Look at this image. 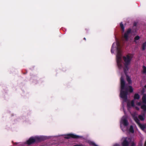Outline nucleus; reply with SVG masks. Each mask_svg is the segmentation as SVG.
<instances>
[{"mask_svg": "<svg viewBox=\"0 0 146 146\" xmlns=\"http://www.w3.org/2000/svg\"><path fill=\"white\" fill-rule=\"evenodd\" d=\"M127 107L129 110L131 108L134 107V100L128 101L127 103Z\"/></svg>", "mask_w": 146, "mask_h": 146, "instance_id": "obj_9", "label": "nucleus"}, {"mask_svg": "<svg viewBox=\"0 0 146 146\" xmlns=\"http://www.w3.org/2000/svg\"><path fill=\"white\" fill-rule=\"evenodd\" d=\"M84 39H85H85H86L85 38H84Z\"/></svg>", "mask_w": 146, "mask_h": 146, "instance_id": "obj_27", "label": "nucleus"}, {"mask_svg": "<svg viewBox=\"0 0 146 146\" xmlns=\"http://www.w3.org/2000/svg\"><path fill=\"white\" fill-rule=\"evenodd\" d=\"M120 124L121 128L123 131H127L130 133H133L134 131L132 126H131L129 129H127L129 123L127 116L125 115L122 117L120 120Z\"/></svg>", "mask_w": 146, "mask_h": 146, "instance_id": "obj_3", "label": "nucleus"}, {"mask_svg": "<svg viewBox=\"0 0 146 146\" xmlns=\"http://www.w3.org/2000/svg\"><path fill=\"white\" fill-rule=\"evenodd\" d=\"M144 146H146V141H145V143Z\"/></svg>", "mask_w": 146, "mask_h": 146, "instance_id": "obj_24", "label": "nucleus"}, {"mask_svg": "<svg viewBox=\"0 0 146 146\" xmlns=\"http://www.w3.org/2000/svg\"><path fill=\"white\" fill-rule=\"evenodd\" d=\"M132 115L134 120L137 123L139 127L142 130L146 133V124L145 125L139 123V121L137 118V115L136 113H134V114H132Z\"/></svg>", "mask_w": 146, "mask_h": 146, "instance_id": "obj_6", "label": "nucleus"}, {"mask_svg": "<svg viewBox=\"0 0 146 146\" xmlns=\"http://www.w3.org/2000/svg\"><path fill=\"white\" fill-rule=\"evenodd\" d=\"M22 144H23V143H21L20 144V145H22Z\"/></svg>", "mask_w": 146, "mask_h": 146, "instance_id": "obj_25", "label": "nucleus"}, {"mask_svg": "<svg viewBox=\"0 0 146 146\" xmlns=\"http://www.w3.org/2000/svg\"><path fill=\"white\" fill-rule=\"evenodd\" d=\"M46 139V138L43 136L32 137L26 141L25 143L29 145L35 142H38Z\"/></svg>", "mask_w": 146, "mask_h": 146, "instance_id": "obj_4", "label": "nucleus"}, {"mask_svg": "<svg viewBox=\"0 0 146 146\" xmlns=\"http://www.w3.org/2000/svg\"><path fill=\"white\" fill-rule=\"evenodd\" d=\"M146 47V42L144 43L142 45V48L143 50L145 49Z\"/></svg>", "mask_w": 146, "mask_h": 146, "instance_id": "obj_16", "label": "nucleus"}, {"mask_svg": "<svg viewBox=\"0 0 146 146\" xmlns=\"http://www.w3.org/2000/svg\"><path fill=\"white\" fill-rule=\"evenodd\" d=\"M131 143V146H135V144L132 138L128 137H123L121 139V144L122 146H128Z\"/></svg>", "mask_w": 146, "mask_h": 146, "instance_id": "obj_5", "label": "nucleus"}, {"mask_svg": "<svg viewBox=\"0 0 146 146\" xmlns=\"http://www.w3.org/2000/svg\"><path fill=\"white\" fill-rule=\"evenodd\" d=\"M145 92V89L144 88H143L142 91H141V92L142 94H143Z\"/></svg>", "mask_w": 146, "mask_h": 146, "instance_id": "obj_18", "label": "nucleus"}, {"mask_svg": "<svg viewBox=\"0 0 146 146\" xmlns=\"http://www.w3.org/2000/svg\"><path fill=\"white\" fill-rule=\"evenodd\" d=\"M123 110H124V113H125V111L124 110V107H123Z\"/></svg>", "mask_w": 146, "mask_h": 146, "instance_id": "obj_23", "label": "nucleus"}, {"mask_svg": "<svg viewBox=\"0 0 146 146\" xmlns=\"http://www.w3.org/2000/svg\"><path fill=\"white\" fill-rule=\"evenodd\" d=\"M131 29H128L124 33L123 36V38L126 40H127L128 39L131 33Z\"/></svg>", "mask_w": 146, "mask_h": 146, "instance_id": "obj_7", "label": "nucleus"}, {"mask_svg": "<svg viewBox=\"0 0 146 146\" xmlns=\"http://www.w3.org/2000/svg\"><path fill=\"white\" fill-rule=\"evenodd\" d=\"M111 52L113 53L117 52L116 61L118 68L119 70H123L126 75L127 81L129 84L132 83L131 78L127 74L129 67L128 66L130 64L131 61L133 57V55L132 54H128L126 56H123L122 52L119 42L117 40L114 42L111 46Z\"/></svg>", "mask_w": 146, "mask_h": 146, "instance_id": "obj_1", "label": "nucleus"}, {"mask_svg": "<svg viewBox=\"0 0 146 146\" xmlns=\"http://www.w3.org/2000/svg\"><path fill=\"white\" fill-rule=\"evenodd\" d=\"M140 98V96L138 94H135L134 96V99L135 100H138Z\"/></svg>", "mask_w": 146, "mask_h": 146, "instance_id": "obj_13", "label": "nucleus"}, {"mask_svg": "<svg viewBox=\"0 0 146 146\" xmlns=\"http://www.w3.org/2000/svg\"><path fill=\"white\" fill-rule=\"evenodd\" d=\"M145 114L140 115H139L138 117L139 119L141 121H143L145 119Z\"/></svg>", "mask_w": 146, "mask_h": 146, "instance_id": "obj_10", "label": "nucleus"}, {"mask_svg": "<svg viewBox=\"0 0 146 146\" xmlns=\"http://www.w3.org/2000/svg\"><path fill=\"white\" fill-rule=\"evenodd\" d=\"M142 100L143 103L146 104V94H143V96L142 98Z\"/></svg>", "mask_w": 146, "mask_h": 146, "instance_id": "obj_11", "label": "nucleus"}, {"mask_svg": "<svg viewBox=\"0 0 146 146\" xmlns=\"http://www.w3.org/2000/svg\"><path fill=\"white\" fill-rule=\"evenodd\" d=\"M135 108L137 110H139V108L137 107H136Z\"/></svg>", "mask_w": 146, "mask_h": 146, "instance_id": "obj_22", "label": "nucleus"}, {"mask_svg": "<svg viewBox=\"0 0 146 146\" xmlns=\"http://www.w3.org/2000/svg\"><path fill=\"white\" fill-rule=\"evenodd\" d=\"M145 88H146V85L145 86Z\"/></svg>", "mask_w": 146, "mask_h": 146, "instance_id": "obj_26", "label": "nucleus"}, {"mask_svg": "<svg viewBox=\"0 0 146 146\" xmlns=\"http://www.w3.org/2000/svg\"><path fill=\"white\" fill-rule=\"evenodd\" d=\"M140 38V37L139 36H136L134 38V42L137 43L138 42V40Z\"/></svg>", "mask_w": 146, "mask_h": 146, "instance_id": "obj_12", "label": "nucleus"}, {"mask_svg": "<svg viewBox=\"0 0 146 146\" xmlns=\"http://www.w3.org/2000/svg\"><path fill=\"white\" fill-rule=\"evenodd\" d=\"M73 146H84V145H79V144H76L75 145Z\"/></svg>", "mask_w": 146, "mask_h": 146, "instance_id": "obj_19", "label": "nucleus"}, {"mask_svg": "<svg viewBox=\"0 0 146 146\" xmlns=\"http://www.w3.org/2000/svg\"><path fill=\"white\" fill-rule=\"evenodd\" d=\"M141 108L144 112H146V105H143L141 106Z\"/></svg>", "mask_w": 146, "mask_h": 146, "instance_id": "obj_14", "label": "nucleus"}, {"mask_svg": "<svg viewBox=\"0 0 146 146\" xmlns=\"http://www.w3.org/2000/svg\"><path fill=\"white\" fill-rule=\"evenodd\" d=\"M143 73H146V67L145 66L143 67Z\"/></svg>", "mask_w": 146, "mask_h": 146, "instance_id": "obj_17", "label": "nucleus"}, {"mask_svg": "<svg viewBox=\"0 0 146 146\" xmlns=\"http://www.w3.org/2000/svg\"><path fill=\"white\" fill-rule=\"evenodd\" d=\"M64 137L66 139H69L71 138H80V136L74 134H69L64 135Z\"/></svg>", "mask_w": 146, "mask_h": 146, "instance_id": "obj_8", "label": "nucleus"}, {"mask_svg": "<svg viewBox=\"0 0 146 146\" xmlns=\"http://www.w3.org/2000/svg\"><path fill=\"white\" fill-rule=\"evenodd\" d=\"M136 104L138 106H140L141 105V103L140 102H138Z\"/></svg>", "mask_w": 146, "mask_h": 146, "instance_id": "obj_20", "label": "nucleus"}, {"mask_svg": "<svg viewBox=\"0 0 146 146\" xmlns=\"http://www.w3.org/2000/svg\"><path fill=\"white\" fill-rule=\"evenodd\" d=\"M120 83L121 90L120 96V97L123 100L124 102H125L127 100L128 92H132L133 91V89L131 86H129L127 88L125 86L124 77L123 75L121 76V78Z\"/></svg>", "mask_w": 146, "mask_h": 146, "instance_id": "obj_2", "label": "nucleus"}, {"mask_svg": "<svg viewBox=\"0 0 146 146\" xmlns=\"http://www.w3.org/2000/svg\"><path fill=\"white\" fill-rule=\"evenodd\" d=\"M113 146H120V145H119L118 144H114L113 145Z\"/></svg>", "mask_w": 146, "mask_h": 146, "instance_id": "obj_21", "label": "nucleus"}, {"mask_svg": "<svg viewBox=\"0 0 146 146\" xmlns=\"http://www.w3.org/2000/svg\"><path fill=\"white\" fill-rule=\"evenodd\" d=\"M120 26L122 29V32H124L125 28L124 27L122 23L121 22L120 23Z\"/></svg>", "mask_w": 146, "mask_h": 146, "instance_id": "obj_15", "label": "nucleus"}]
</instances>
